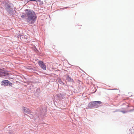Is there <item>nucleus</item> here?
I'll use <instances>...</instances> for the list:
<instances>
[{
    "mask_svg": "<svg viewBox=\"0 0 134 134\" xmlns=\"http://www.w3.org/2000/svg\"><path fill=\"white\" fill-rule=\"evenodd\" d=\"M25 13H22L21 17L24 18L27 17V21L29 24H33L37 19V16L35 12L31 9H26L25 10Z\"/></svg>",
    "mask_w": 134,
    "mask_h": 134,
    "instance_id": "obj_1",
    "label": "nucleus"
},
{
    "mask_svg": "<svg viewBox=\"0 0 134 134\" xmlns=\"http://www.w3.org/2000/svg\"><path fill=\"white\" fill-rule=\"evenodd\" d=\"M102 104V102L100 101L92 102L89 103L88 106L89 107H94L97 108L100 106Z\"/></svg>",
    "mask_w": 134,
    "mask_h": 134,
    "instance_id": "obj_2",
    "label": "nucleus"
},
{
    "mask_svg": "<svg viewBox=\"0 0 134 134\" xmlns=\"http://www.w3.org/2000/svg\"><path fill=\"white\" fill-rule=\"evenodd\" d=\"M38 64L40 66L43 70H46V66L43 62L41 61H39L38 62Z\"/></svg>",
    "mask_w": 134,
    "mask_h": 134,
    "instance_id": "obj_3",
    "label": "nucleus"
},
{
    "mask_svg": "<svg viewBox=\"0 0 134 134\" xmlns=\"http://www.w3.org/2000/svg\"><path fill=\"white\" fill-rule=\"evenodd\" d=\"M2 84L4 86H8V85L10 86H12V83L10 82L8 80H5L2 81Z\"/></svg>",
    "mask_w": 134,
    "mask_h": 134,
    "instance_id": "obj_4",
    "label": "nucleus"
},
{
    "mask_svg": "<svg viewBox=\"0 0 134 134\" xmlns=\"http://www.w3.org/2000/svg\"><path fill=\"white\" fill-rule=\"evenodd\" d=\"M23 111L24 112L26 113L27 114L31 113V110L28 108L23 107Z\"/></svg>",
    "mask_w": 134,
    "mask_h": 134,
    "instance_id": "obj_5",
    "label": "nucleus"
},
{
    "mask_svg": "<svg viewBox=\"0 0 134 134\" xmlns=\"http://www.w3.org/2000/svg\"><path fill=\"white\" fill-rule=\"evenodd\" d=\"M7 74V73L3 69H0V77L5 76Z\"/></svg>",
    "mask_w": 134,
    "mask_h": 134,
    "instance_id": "obj_6",
    "label": "nucleus"
},
{
    "mask_svg": "<svg viewBox=\"0 0 134 134\" xmlns=\"http://www.w3.org/2000/svg\"><path fill=\"white\" fill-rule=\"evenodd\" d=\"M31 1H36V2H37V1L36 0H25V2H26L27 3H28L29 2Z\"/></svg>",
    "mask_w": 134,
    "mask_h": 134,
    "instance_id": "obj_7",
    "label": "nucleus"
},
{
    "mask_svg": "<svg viewBox=\"0 0 134 134\" xmlns=\"http://www.w3.org/2000/svg\"><path fill=\"white\" fill-rule=\"evenodd\" d=\"M37 0V1H39V2H40L41 1V0Z\"/></svg>",
    "mask_w": 134,
    "mask_h": 134,
    "instance_id": "obj_8",
    "label": "nucleus"
},
{
    "mask_svg": "<svg viewBox=\"0 0 134 134\" xmlns=\"http://www.w3.org/2000/svg\"><path fill=\"white\" fill-rule=\"evenodd\" d=\"M69 79H71V78H70V77H69Z\"/></svg>",
    "mask_w": 134,
    "mask_h": 134,
    "instance_id": "obj_9",
    "label": "nucleus"
}]
</instances>
